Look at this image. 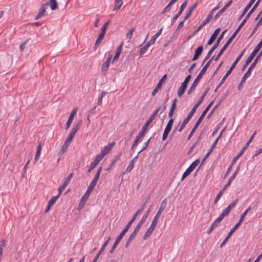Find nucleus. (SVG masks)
<instances>
[{"label":"nucleus","instance_id":"15","mask_svg":"<svg viewBox=\"0 0 262 262\" xmlns=\"http://www.w3.org/2000/svg\"><path fill=\"white\" fill-rule=\"evenodd\" d=\"M81 123V120H79L76 124L72 127V130L70 132L68 136L72 139H73L74 137L75 136L76 133L78 131L80 125Z\"/></svg>","mask_w":262,"mask_h":262},{"label":"nucleus","instance_id":"20","mask_svg":"<svg viewBox=\"0 0 262 262\" xmlns=\"http://www.w3.org/2000/svg\"><path fill=\"white\" fill-rule=\"evenodd\" d=\"M76 113V109H74L70 113L68 120L66 123V129H68L71 125L75 115Z\"/></svg>","mask_w":262,"mask_h":262},{"label":"nucleus","instance_id":"37","mask_svg":"<svg viewBox=\"0 0 262 262\" xmlns=\"http://www.w3.org/2000/svg\"><path fill=\"white\" fill-rule=\"evenodd\" d=\"M230 211L229 209L226 208L223 211L222 213L218 217L222 221L225 216H227L230 213Z\"/></svg>","mask_w":262,"mask_h":262},{"label":"nucleus","instance_id":"43","mask_svg":"<svg viewBox=\"0 0 262 262\" xmlns=\"http://www.w3.org/2000/svg\"><path fill=\"white\" fill-rule=\"evenodd\" d=\"M171 129H170L168 127H165V128L164 130L163 136H162V140L163 141H164L166 139V138H167L168 135L169 133V132H170Z\"/></svg>","mask_w":262,"mask_h":262},{"label":"nucleus","instance_id":"13","mask_svg":"<svg viewBox=\"0 0 262 262\" xmlns=\"http://www.w3.org/2000/svg\"><path fill=\"white\" fill-rule=\"evenodd\" d=\"M102 160V156L100 155H97L94 159L93 162L91 163L90 166L89 167L88 172L89 173L91 172L92 170H93L95 167L97 165V164L99 163V162Z\"/></svg>","mask_w":262,"mask_h":262},{"label":"nucleus","instance_id":"34","mask_svg":"<svg viewBox=\"0 0 262 262\" xmlns=\"http://www.w3.org/2000/svg\"><path fill=\"white\" fill-rule=\"evenodd\" d=\"M6 247V241L3 239L0 241V261L2 259V257L3 253V249Z\"/></svg>","mask_w":262,"mask_h":262},{"label":"nucleus","instance_id":"1","mask_svg":"<svg viewBox=\"0 0 262 262\" xmlns=\"http://www.w3.org/2000/svg\"><path fill=\"white\" fill-rule=\"evenodd\" d=\"M166 108V105L165 104H163V106L162 107L161 106H159L150 116L147 121L145 122L144 125L143 126L141 130L139 133L138 136L136 137V138L131 148H134L137 145L138 142L144 136L145 133L146 132L147 128L149 127L150 124L152 122V121L155 119L156 116L158 114V112L161 110V113H163L165 111Z\"/></svg>","mask_w":262,"mask_h":262},{"label":"nucleus","instance_id":"59","mask_svg":"<svg viewBox=\"0 0 262 262\" xmlns=\"http://www.w3.org/2000/svg\"><path fill=\"white\" fill-rule=\"evenodd\" d=\"M102 170V167H100L97 172H96V173L95 176V177H94V179H95L96 180H98V179L99 178V177H100V173H101V172Z\"/></svg>","mask_w":262,"mask_h":262},{"label":"nucleus","instance_id":"3","mask_svg":"<svg viewBox=\"0 0 262 262\" xmlns=\"http://www.w3.org/2000/svg\"><path fill=\"white\" fill-rule=\"evenodd\" d=\"M261 55H262V50L258 53L257 57L254 60L253 63L250 66L247 71L246 72V73L244 74V75L242 77L241 81L237 87V89L238 91H241L242 90V89L243 88V86L244 83H245V81H246L247 78L251 75V71L255 68L256 63H257V61H258L259 58L261 57Z\"/></svg>","mask_w":262,"mask_h":262},{"label":"nucleus","instance_id":"16","mask_svg":"<svg viewBox=\"0 0 262 262\" xmlns=\"http://www.w3.org/2000/svg\"><path fill=\"white\" fill-rule=\"evenodd\" d=\"M227 31V30H225L224 31H223L220 35V36H219V37L217 38V39L216 41V42L214 43V45L213 46V47L209 50V51L210 52V53L211 52L212 53L213 52V51L217 48V47L219 46L220 43V41H221V40L224 37V34L225 33V32Z\"/></svg>","mask_w":262,"mask_h":262},{"label":"nucleus","instance_id":"46","mask_svg":"<svg viewBox=\"0 0 262 262\" xmlns=\"http://www.w3.org/2000/svg\"><path fill=\"white\" fill-rule=\"evenodd\" d=\"M257 133L256 131H255L253 134L251 135L250 139L248 140V141L246 144L245 146L244 147V150H246V149L247 148V147L249 146V144L251 143V142L252 141L253 138H254L255 136L256 135Z\"/></svg>","mask_w":262,"mask_h":262},{"label":"nucleus","instance_id":"30","mask_svg":"<svg viewBox=\"0 0 262 262\" xmlns=\"http://www.w3.org/2000/svg\"><path fill=\"white\" fill-rule=\"evenodd\" d=\"M86 193H87V191H86L85 194H84V195L81 199L80 202L78 206V208L82 207L84 206L85 202L88 200L89 195H90V194H88L86 195Z\"/></svg>","mask_w":262,"mask_h":262},{"label":"nucleus","instance_id":"38","mask_svg":"<svg viewBox=\"0 0 262 262\" xmlns=\"http://www.w3.org/2000/svg\"><path fill=\"white\" fill-rule=\"evenodd\" d=\"M109 66L110 63H107V62H104L103 63L101 68V73H102L103 75H105L106 74V72L108 70Z\"/></svg>","mask_w":262,"mask_h":262},{"label":"nucleus","instance_id":"42","mask_svg":"<svg viewBox=\"0 0 262 262\" xmlns=\"http://www.w3.org/2000/svg\"><path fill=\"white\" fill-rule=\"evenodd\" d=\"M50 5L52 10H55L57 8L56 0H50Z\"/></svg>","mask_w":262,"mask_h":262},{"label":"nucleus","instance_id":"24","mask_svg":"<svg viewBox=\"0 0 262 262\" xmlns=\"http://www.w3.org/2000/svg\"><path fill=\"white\" fill-rule=\"evenodd\" d=\"M203 51V48L202 46H199L195 51L194 55L192 58V61L197 60L202 54Z\"/></svg>","mask_w":262,"mask_h":262},{"label":"nucleus","instance_id":"2","mask_svg":"<svg viewBox=\"0 0 262 262\" xmlns=\"http://www.w3.org/2000/svg\"><path fill=\"white\" fill-rule=\"evenodd\" d=\"M209 91V88H207L206 90V91L204 92L202 96L201 97L200 100L194 104L192 108L191 109V111L189 112L188 115H187V117L184 119L183 120L182 124L180 126L179 128L178 129V131L179 132H181L182 130L184 129L186 125L188 123L192 116L193 115L194 112H195L196 110L198 108L199 106L200 105V104L203 101L204 97L208 93V91Z\"/></svg>","mask_w":262,"mask_h":262},{"label":"nucleus","instance_id":"60","mask_svg":"<svg viewBox=\"0 0 262 262\" xmlns=\"http://www.w3.org/2000/svg\"><path fill=\"white\" fill-rule=\"evenodd\" d=\"M47 5V4H43L42 7L40 8V10L38 13L41 14V15H43L46 12V6Z\"/></svg>","mask_w":262,"mask_h":262},{"label":"nucleus","instance_id":"25","mask_svg":"<svg viewBox=\"0 0 262 262\" xmlns=\"http://www.w3.org/2000/svg\"><path fill=\"white\" fill-rule=\"evenodd\" d=\"M256 0H250L248 4L244 9L243 12L242 13L241 15L239 17V19H241L246 14V12L249 10V9L251 7L253 3L255 2Z\"/></svg>","mask_w":262,"mask_h":262},{"label":"nucleus","instance_id":"58","mask_svg":"<svg viewBox=\"0 0 262 262\" xmlns=\"http://www.w3.org/2000/svg\"><path fill=\"white\" fill-rule=\"evenodd\" d=\"M111 239V237H109L107 239V241H106L103 244V245H102V246L101 247L100 250H99L100 251V252H102L104 249L105 248V247L107 246V245H108L109 242L110 241V240Z\"/></svg>","mask_w":262,"mask_h":262},{"label":"nucleus","instance_id":"32","mask_svg":"<svg viewBox=\"0 0 262 262\" xmlns=\"http://www.w3.org/2000/svg\"><path fill=\"white\" fill-rule=\"evenodd\" d=\"M122 4L123 0H115V6L113 10L116 11H119Z\"/></svg>","mask_w":262,"mask_h":262},{"label":"nucleus","instance_id":"8","mask_svg":"<svg viewBox=\"0 0 262 262\" xmlns=\"http://www.w3.org/2000/svg\"><path fill=\"white\" fill-rule=\"evenodd\" d=\"M146 203H147V201H146L143 204L142 207L140 209H138L137 210V211L135 213V214L133 215V216L132 217V218L130 220V221L127 223V225L125 227V228H124L125 230H126L127 231L128 230V229H129V227H130L131 225L136 220L137 215L139 213H141L143 211V210L144 209V208H145V205H146Z\"/></svg>","mask_w":262,"mask_h":262},{"label":"nucleus","instance_id":"51","mask_svg":"<svg viewBox=\"0 0 262 262\" xmlns=\"http://www.w3.org/2000/svg\"><path fill=\"white\" fill-rule=\"evenodd\" d=\"M95 186L96 185L95 184H94L93 183H90V185L89 186V187L86 190V191H87L86 195L88 194H91L92 191L94 189Z\"/></svg>","mask_w":262,"mask_h":262},{"label":"nucleus","instance_id":"21","mask_svg":"<svg viewBox=\"0 0 262 262\" xmlns=\"http://www.w3.org/2000/svg\"><path fill=\"white\" fill-rule=\"evenodd\" d=\"M239 171V166H238L236 168V169L235 170V171H234V172L233 173L232 176L229 178L228 183L224 186L223 188H224L225 189H226V188L231 184V182L234 180V179L236 177L237 173H238Z\"/></svg>","mask_w":262,"mask_h":262},{"label":"nucleus","instance_id":"47","mask_svg":"<svg viewBox=\"0 0 262 262\" xmlns=\"http://www.w3.org/2000/svg\"><path fill=\"white\" fill-rule=\"evenodd\" d=\"M221 221L222 220L217 217L211 225V229H214L219 225Z\"/></svg>","mask_w":262,"mask_h":262},{"label":"nucleus","instance_id":"57","mask_svg":"<svg viewBox=\"0 0 262 262\" xmlns=\"http://www.w3.org/2000/svg\"><path fill=\"white\" fill-rule=\"evenodd\" d=\"M135 236L133 235L132 234H130V236L128 238L127 241L126 242V244L125 245V247L127 248L129 245L131 243L132 241L135 238Z\"/></svg>","mask_w":262,"mask_h":262},{"label":"nucleus","instance_id":"7","mask_svg":"<svg viewBox=\"0 0 262 262\" xmlns=\"http://www.w3.org/2000/svg\"><path fill=\"white\" fill-rule=\"evenodd\" d=\"M166 203H167L166 200V199H164L162 201V202L161 204V206H160V207L159 209V210L158 211L156 215H155L154 219L152 220V223H155V224L156 225L157 224L158 222V219L160 218L162 211L165 209L166 205Z\"/></svg>","mask_w":262,"mask_h":262},{"label":"nucleus","instance_id":"40","mask_svg":"<svg viewBox=\"0 0 262 262\" xmlns=\"http://www.w3.org/2000/svg\"><path fill=\"white\" fill-rule=\"evenodd\" d=\"M200 161L199 159H196L193 161L188 167V168L192 171L195 169L196 166L199 164Z\"/></svg>","mask_w":262,"mask_h":262},{"label":"nucleus","instance_id":"26","mask_svg":"<svg viewBox=\"0 0 262 262\" xmlns=\"http://www.w3.org/2000/svg\"><path fill=\"white\" fill-rule=\"evenodd\" d=\"M198 5V3L196 2L191 7L189 8L188 11L184 17V20H186L190 17L193 11L196 8Z\"/></svg>","mask_w":262,"mask_h":262},{"label":"nucleus","instance_id":"17","mask_svg":"<svg viewBox=\"0 0 262 262\" xmlns=\"http://www.w3.org/2000/svg\"><path fill=\"white\" fill-rule=\"evenodd\" d=\"M220 31V28H218L215 30L214 32L211 35L210 38L208 40L207 42V45H212L213 42L214 41L215 39H216V37L219 35Z\"/></svg>","mask_w":262,"mask_h":262},{"label":"nucleus","instance_id":"45","mask_svg":"<svg viewBox=\"0 0 262 262\" xmlns=\"http://www.w3.org/2000/svg\"><path fill=\"white\" fill-rule=\"evenodd\" d=\"M135 28L134 27L131 28L129 32L126 34V39H128V41L132 38L133 32H134Z\"/></svg>","mask_w":262,"mask_h":262},{"label":"nucleus","instance_id":"12","mask_svg":"<svg viewBox=\"0 0 262 262\" xmlns=\"http://www.w3.org/2000/svg\"><path fill=\"white\" fill-rule=\"evenodd\" d=\"M73 176V173H70L68 177L65 179L63 183L61 185V186L58 188V192H59V194H61L62 191L64 189L65 187L67 186V185L69 183L71 179Z\"/></svg>","mask_w":262,"mask_h":262},{"label":"nucleus","instance_id":"5","mask_svg":"<svg viewBox=\"0 0 262 262\" xmlns=\"http://www.w3.org/2000/svg\"><path fill=\"white\" fill-rule=\"evenodd\" d=\"M244 22H242L241 24L239 25V26L237 27V28L236 29V30L234 31L233 34L232 35V36L229 38V39L227 40V41L226 42V43L224 45L223 47L222 48V49L220 50L218 54L217 55L215 60L216 61L218 60V59L221 57V56L223 54V53L225 51L226 49L228 48V47L229 46V45L231 43L232 41L234 39V38L235 37L237 34L238 33L242 27L244 26Z\"/></svg>","mask_w":262,"mask_h":262},{"label":"nucleus","instance_id":"22","mask_svg":"<svg viewBox=\"0 0 262 262\" xmlns=\"http://www.w3.org/2000/svg\"><path fill=\"white\" fill-rule=\"evenodd\" d=\"M261 0H258L256 3L255 4V5L253 6L252 8L250 10L248 14L246 15L244 19L243 20L242 22H244V24L246 22L247 20L249 18V17L251 16V15L254 12L255 10L257 8V6H258Z\"/></svg>","mask_w":262,"mask_h":262},{"label":"nucleus","instance_id":"61","mask_svg":"<svg viewBox=\"0 0 262 262\" xmlns=\"http://www.w3.org/2000/svg\"><path fill=\"white\" fill-rule=\"evenodd\" d=\"M134 167V165H133L132 163H130L129 164V165H128V166L127 167L124 172L127 173V172H130L132 170V169H133Z\"/></svg>","mask_w":262,"mask_h":262},{"label":"nucleus","instance_id":"19","mask_svg":"<svg viewBox=\"0 0 262 262\" xmlns=\"http://www.w3.org/2000/svg\"><path fill=\"white\" fill-rule=\"evenodd\" d=\"M216 145V142H214L213 143V144H212V145L211 146V147H210V149L209 150L208 152L206 154L205 157L202 159L201 163V165H200V167H199V168L198 169L197 171L199 170V169L200 168V167L203 165L204 162L206 161V160L208 157V156L212 152L213 149L215 147Z\"/></svg>","mask_w":262,"mask_h":262},{"label":"nucleus","instance_id":"18","mask_svg":"<svg viewBox=\"0 0 262 262\" xmlns=\"http://www.w3.org/2000/svg\"><path fill=\"white\" fill-rule=\"evenodd\" d=\"M157 225L155 224V223H151L150 226L147 230L146 232L145 233L143 236V239H146L147 237H148L155 230Z\"/></svg>","mask_w":262,"mask_h":262},{"label":"nucleus","instance_id":"54","mask_svg":"<svg viewBox=\"0 0 262 262\" xmlns=\"http://www.w3.org/2000/svg\"><path fill=\"white\" fill-rule=\"evenodd\" d=\"M213 14H214L212 13V12L210 11L209 14H208L207 17L203 20V21H204V23H206L207 24L210 20V19L212 18Z\"/></svg>","mask_w":262,"mask_h":262},{"label":"nucleus","instance_id":"23","mask_svg":"<svg viewBox=\"0 0 262 262\" xmlns=\"http://www.w3.org/2000/svg\"><path fill=\"white\" fill-rule=\"evenodd\" d=\"M232 0L229 1L227 4H226L224 7L220 10L214 16V19L215 20L217 19L220 16L223 14V13L231 5L232 3Z\"/></svg>","mask_w":262,"mask_h":262},{"label":"nucleus","instance_id":"29","mask_svg":"<svg viewBox=\"0 0 262 262\" xmlns=\"http://www.w3.org/2000/svg\"><path fill=\"white\" fill-rule=\"evenodd\" d=\"M187 86V85L186 84L182 83L177 92V94L179 97H181L184 94Z\"/></svg>","mask_w":262,"mask_h":262},{"label":"nucleus","instance_id":"64","mask_svg":"<svg viewBox=\"0 0 262 262\" xmlns=\"http://www.w3.org/2000/svg\"><path fill=\"white\" fill-rule=\"evenodd\" d=\"M173 119L171 118L169 121L168 122L167 124V125L166 127H168L170 129H171L172 128V126L173 125Z\"/></svg>","mask_w":262,"mask_h":262},{"label":"nucleus","instance_id":"41","mask_svg":"<svg viewBox=\"0 0 262 262\" xmlns=\"http://www.w3.org/2000/svg\"><path fill=\"white\" fill-rule=\"evenodd\" d=\"M105 34L100 33L98 38L97 39L96 42L95 43V47L99 45L101 41L103 39Z\"/></svg>","mask_w":262,"mask_h":262},{"label":"nucleus","instance_id":"14","mask_svg":"<svg viewBox=\"0 0 262 262\" xmlns=\"http://www.w3.org/2000/svg\"><path fill=\"white\" fill-rule=\"evenodd\" d=\"M187 5V1H185L180 6V10L177 14L173 16L171 20V24H173V23L178 19V18L180 16V15L182 14L185 8H186Z\"/></svg>","mask_w":262,"mask_h":262},{"label":"nucleus","instance_id":"53","mask_svg":"<svg viewBox=\"0 0 262 262\" xmlns=\"http://www.w3.org/2000/svg\"><path fill=\"white\" fill-rule=\"evenodd\" d=\"M226 189H225L224 188H222V190L219 192V193L217 194V196H216V198L214 200V203L215 204L217 201L220 199V198L221 197V196L223 195L224 191Z\"/></svg>","mask_w":262,"mask_h":262},{"label":"nucleus","instance_id":"28","mask_svg":"<svg viewBox=\"0 0 262 262\" xmlns=\"http://www.w3.org/2000/svg\"><path fill=\"white\" fill-rule=\"evenodd\" d=\"M162 31V28H161L154 35H153L149 41V43L151 45L154 44L157 39V38L161 34Z\"/></svg>","mask_w":262,"mask_h":262},{"label":"nucleus","instance_id":"9","mask_svg":"<svg viewBox=\"0 0 262 262\" xmlns=\"http://www.w3.org/2000/svg\"><path fill=\"white\" fill-rule=\"evenodd\" d=\"M205 115H206V114L202 112V114L201 115V116L199 118L198 120H197L196 122L195 123V125H194L192 129L191 130L190 134L189 135V136H188V137L187 138V139L188 140L192 136V135H193V134L195 132L196 129H197V128L198 127V126H199V125L200 124V123L202 121V120H203V118H204V117L205 116Z\"/></svg>","mask_w":262,"mask_h":262},{"label":"nucleus","instance_id":"4","mask_svg":"<svg viewBox=\"0 0 262 262\" xmlns=\"http://www.w3.org/2000/svg\"><path fill=\"white\" fill-rule=\"evenodd\" d=\"M251 207H248L242 214V215L240 217V219L238 222L236 224V225L231 229V230L230 231V232L228 233L227 236L224 239L223 242L221 243L220 245V247L222 248L228 241V240L230 238L232 234L234 233V232L237 229V228L241 225L242 222L243 221L244 218L247 214L249 210H250Z\"/></svg>","mask_w":262,"mask_h":262},{"label":"nucleus","instance_id":"36","mask_svg":"<svg viewBox=\"0 0 262 262\" xmlns=\"http://www.w3.org/2000/svg\"><path fill=\"white\" fill-rule=\"evenodd\" d=\"M60 195L61 194H59V192H58V193L57 195L52 197V198L50 200V201L48 202L49 207H51L55 203L57 199L60 196Z\"/></svg>","mask_w":262,"mask_h":262},{"label":"nucleus","instance_id":"10","mask_svg":"<svg viewBox=\"0 0 262 262\" xmlns=\"http://www.w3.org/2000/svg\"><path fill=\"white\" fill-rule=\"evenodd\" d=\"M127 231V230H125L124 228L123 230L121 231V232L119 234L117 238H116L115 243H114L110 251V253H113L115 249L116 248V247L117 245L119 244V243L120 242V241L122 239L123 236L125 234V233Z\"/></svg>","mask_w":262,"mask_h":262},{"label":"nucleus","instance_id":"11","mask_svg":"<svg viewBox=\"0 0 262 262\" xmlns=\"http://www.w3.org/2000/svg\"><path fill=\"white\" fill-rule=\"evenodd\" d=\"M245 150H244V147H243L242 148V149L241 150V151L239 152V153L237 156H236L235 157H234L233 158V159L232 160L230 165L228 168L227 171H226V172L225 174L224 178H226L229 174V173L231 171V170L232 168L233 165H234L235 162L237 160V159L239 158V157L242 155V154H243V152Z\"/></svg>","mask_w":262,"mask_h":262},{"label":"nucleus","instance_id":"49","mask_svg":"<svg viewBox=\"0 0 262 262\" xmlns=\"http://www.w3.org/2000/svg\"><path fill=\"white\" fill-rule=\"evenodd\" d=\"M162 87V85L160 84V82H158V84L157 85V86H156V88L153 90L152 92V96H154L155 95L158 91L161 89Z\"/></svg>","mask_w":262,"mask_h":262},{"label":"nucleus","instance_id":"55","mask_svg":"<svg viewBox=\"0 0 262 262\" xmlns=\"http://www.w3.org/2000/svg\"><path fill=\"white\" fill-rule=\"evenodd\" d=\"M238 199H236L232 203H231L227 208L231 211L232 208H233L237 203L238 202Z\"/></svg>","mask_w":262,"mask_h":262},{"label":"nucleus","instance_id":"35","mask_svg":"<svg viewBox=\"0 0 262 262\" xmlns=\"http://www.w3.org/2000/svg\"><path fill=\"white\" fill-rule=\"evenodd\" d=\"M150 45H151V44L149 43V42L148 41L147 43L143 47L141 48L140 51V56H141L142 55H143L144 54H145L146 53V52L147 51Z\"/></svg>","mask_w":262,"mask_h":262},{"label":"nucleus","instance_id":"6","mask_svg":"<svg viewBox=\"0 0 262 262\" xmlns=\"http://www.w3.org/2000/svg\"><path fill=\"white\" fill-rule=\"evenodd\" d=\"M207 69V65H205L203 69L201 70L199 74L198 75L196 78L194 79V81L192 83L191 85L189 88L188 91V94L190 95L192 92L195 90V88L198 85L200 80L202 78L203 75L205 73L206 70Z\"/></svg>","mask_w":262,"mask_h":262},{"label":"nucleus","instance_id":"27","mask_svg":"<svg viewBox=\"0 0 262 262\" xmlns=\"http://www.w3.org/2000/svg\"><path fill=\"white\" fill-rule=\"evenodd\" d=\"M123 46V43L122 42L120 46L117 48L116 54L113 59V62H114L115 60H117L120 55L122 51V47Z\"/></svg>","mask_w":262,"mask_h":262},{"label":"nucleus","instance_id":"56","mask_svg":"<svg viewBox=\"0 0 262 262\" xmlns=\"http://www.w3.org/2000/svg\"><path fill=\"white\" fill-rule=\"evenodd\" d=\"M238 199H236L232 203H231L227 208L231 211L232 208H233L237 203L238 202Z\"/></svg>","mask_w":262,"mask_h":262},{"label":"nucleus","instance_id":"50","mask_svg":"<svg viewBox=\"0 0 262 262\" xmlns=\"http://www.w3.org/2000/svg\"><path fill=\"white\" fill-rule=\"evenodd\" d=\"M151 139H152V137L150 138L146 142H145L144 143L142 148L141 149V150H140L138 152V154H140L141 152H142L144 150H145L148 147V146L149 145V142Z\"/></svg>","mask_w":262,"mask_h":262},{"label":"nucleus","instance_id":"39","mask_svg":"<svg viewBox=\"0 0 262 262\" xmlns=\"http://www.w3.org/2000/svg\"><path fill=\"white\" fill-rule=\"evenodd\" d=\"M107 94V93L105 91H103L99 96L97 104L98 105H101L102 103L103 98Z\"/></svg>","mask_w":262,"mask_h":262},{"label":"nucleus","instance_id":"62","mask_svg":"<svg viewBox=\"0 0 262 262\" xmlns=\"http://www.w3.org/2000/svg\"><path fill=\"white\" fill-rule=\"evenodd\" d=\"M73 140L72 138L69 137V136L67 138L66 140L65 141L64 144L66 145V146L65 148H67L68 146L70 144L72 140Z\"/></svg>","mask_w":262,"mask_h":262},{"label":"nucleus","instance_id":"48","mask_svg":"<svg viewBox=\"0 0 262 262\" xmlns=\"http://www.w3.org/2000/svg\"><path fill=\"white\" fill-rule=\"evenodd\" d=\"M254 58L253 57L251 56L250 55L249 56V57L246 59L245 63L243 67L242 70H244L252 60V59Z\"/></svg>","mask_w":262,"mask_h":262},{"label":"nucleus","instance_id":"52","mask_svg":"<svg viewBox=\"0 0 262 262\" xmlns=\"http://www.w3.org/2000/svg\"><path fill=\"white\" fill-rule=\"evenodd\" d=\"M95 186L96 185L95 184H94L93 183H90V185L89 186V187L86 190V191H87L86 195L88 194H91L92 191L94 189Z\"/></svg>","mask_w":262,"mask_h":262},{"label":"nucleus","instance_id":"33","mask_svg":"<svg viewBox=\"0 0 262 262\" xmlns=\"http://www.w3.org/2000/svg\"><path fill=\"white\" fill-rule=\"evenodd\" d=\"M111 149L107 145L104 147L103 150L98 155L102 156V159L103 157L107 154Z\"/></svg>","mask_w":262,"mask_h":262},{"label":"nucleus","instance_id":"44","mask_svg":"<svg viewBox=\"0 0 262 262\" xmlns=\"http://www.w3.org/2000/svg\"><path fill=\"white\" fill-rule=\"evenodd\" d=\"M151 207H152L151 206H150L149 208H148V209L146 211V212L144 214V215L142 216L141 220H140L142 222H143L144 223L145 222L146 219L147 218V217L148 216V215L149 214V213L150 211V209L151 208Z\"/></svg>","mask_w":262,"mask_h":262},{"label":"nucleus","instance_id":"63","mask_svg":"<svg viewBox=\"0 0 262 262\" xmlns=\"http://www.w3.org/2000/svg\"><path fill=\"white\" fill-rule=\"evenodd\" d=\"M213 101H212L205 108V110L203 111V113L206 114L208 112V111H209V110L210 109V108L211 107V106H212V105L213 104Z\"/></svg>","mask_w":262,"mask_h":262},{"label":"nucleus","instance_id":"31","mask_svg":"<svg viewBox=\"0 0 262 262\" xmlns=\"http://www.w3.org/2000/svg\"><path fill=\"white\" fill-rule=\"evenodd\" d=\"M41 143H39L38 145L36 154L35 155L34 163L37 162L38 161L39 157L40 156V154L41 152Z\"/></svg>","mask_w":262,"mask_h":262}]
</instances>
